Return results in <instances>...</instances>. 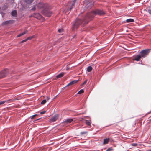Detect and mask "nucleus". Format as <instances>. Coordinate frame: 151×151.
<instances>
[{"instance_id": "nucleus-17", "label": "nucleus", "mask_w": 151, "mask_h": 151, "mask_svg": "<svg viewBox=\"0 0 151 151\" xmlns=\"http://www.w3.org/2000/svg\"><path fill=\"white\" fill-rule=\"evenodd\" d=\"M91 121H88V120H86L85 122V123L86 124L89 126L91 124Z\"/></svg>"}, {"instance_id": "nucleus-22", "label": "nucleus", "mask_w": 151, "mask_h": 151, "mask_svg": "<svg viewBox=\"0 0 151 151\" xmlns=\"http://www.w3.org/2000/svg\"><path fill=\"white\" fill-rule=\"evenodd\" d=\"M35 37V35H33L31 37H27V40H30V39H32V38Z\"/></svg>"}, {"instance_id": "nucleus-3", "label": "nucleus", "mask_w": 151, "mask_h": 151, "mask_svg": "<svg viewBox=\"0 0 151 151\" xmlns=\"http://www.w3.org/2000/svg\"><path fill=\"white\" fill-rule=\"evenodd\" d=\"M76 2V0L70 1L68 5V10L70 11L74 6Z\"/></svg>"}, {"instance_id": "nucleus-30", "label": "nucleus", "mask_w": 151, "mask_h": 151, "mask_svg": "<svg viewBox=\"0 0 151 151\" xmlns=\"http://www.w3.org/2000/svg\"><path fill=\"white\" fill-rule=\"evenodd\" d=\"M84 4L86 8L88 7V6L87 5L85 2L84 3Z\"/></svg>"}, {"instance_id": "nucleus-5", "label": "nucleus", "mask_w": 151, "mask_h": 151, "mask_svg": "<svg viewBox=\"0 0 151 151\" xmlns=\"http://www.w3.org/2000/svg\"><path fill=\"white\" fill-rule=\"evenodd\" d=\"M38 9H41L43 8L45 6V5L42 3H40L36 5Z\"/></svg>"}, {"instance_id": "nucleus-32", "label": "nucleus", "mask_w": 151, "mask_h": 151, "mask_svg": "<svg viewBox=\"0 0 151 151\" xmlns=\"http://www.w3.org/2000/svg\"><path fill=\"white\" fill-rule=\"evenodd\" d=\"M45 111H43L40 112V114H45Z\"/></svg>"}, {"instance_id": "nucleus-7", "label": "nucleus", "mask_w": 151, "mask_h": 151, "mask_svg": "<svg viewBox=\"0 0 151 151\" xmlns=\"http://www.w3.org/2000/svg\"><path fill=\"white\" fill-rule=\"evenodd\" d=\"M59 116L58 114H56L54 115L51 119H50V120L52 122H54L56 121L58 119Z\"/></svg>"}, {"instance_id": "nucleus-13", "label": "nucleus", "mask_w": 151, "mask_h": 151, "mask_svg": "<svg viewBox=\"0 0 151 151\" xmlns=\"http://www.w3.org/2000/svg\"><path fill=\"white\" fill-rule=\"evenodd\" d=\"M17 11L16 10H14L12 12V15L13 16H16L17 15Z\"/></svg>"}, {"instance_id": "nucleus-20", "label": "nucleus", "mask_w": 151, "mask_h": 151, "mask_svg": "<svg viewBox=\"0 0 151 151\" xmlns=\"http://www.w3.org/2000/svg\"><path fill=\"white\" fill-rule=\"evenodd\" d=\"M25 0V2L27 3L28 4H31L34 1V0Z\"/></svg>"}, {"instance_id": "nucleus-34", "label": "nucleus", "mask_w": 151, "mask_h": 151, "mask_svg": "<svg viewBox=\"0 0 151 151\" xmlns=\"http://www.w3.org/2000/svg\"><path fill=\"white\" fill-rule=\"evenodd\" d=\"M87 82V80H86L83 83L82 85H84L85 84L86 82Z\"/></svg>"}, {"instance_id": "nucleus-31", "label": "nucleus", "mask_w": 151, "mask_h": 151, "mask_svg": "<svg viewBox=\"0 0 151 151\" xmlns=\"http://www.w3.org/2000/svg\"><path fill=\"white\" fill-rule=\"evenodd\" d=\"M58 31L59 32H61L63 31V29H59L58 30Z\"/></svg>"}, {"instance_id": "nucleus-37", "label": "nucleus", "mask_w": 151, "mask_h": 151, "mask_svg": "<svg viewBox=\"0 0 151 151\" xmlns=\"http://www.w3.org/2000/svg\"><path fill=\"white\" fill-rule=\"evenodd\" d=\"M109 149H108V150H107V151H109Z\"/></svg>"}, {"instance_id": "nucleus-2", "label": "nucleus", "mask_w": 151, "mask_h": 151, "mask_svg": "<svg viewBox=\"0 0 151 151\" xmlns=\"http://www.w3.org/2000/svg\"><path fill=\"white\" fill-rule=\"evenodd\" d=\"M150 52V50L149 49H145L141 51L140 53L141 57H145Z\"/></svg>"}, {"instance_id": "nucleus-10", "label": "nucleus", "mask_w": 151, "mask_h": 151, "mask_svg": "<svg viewBox=\"0 0 151 151\" xmlns=\"http://www.w3.org/2000/svg\"><path fill=\"white\" fill-rule=\"evenodd\" d=\"M77 80H74L69 83L68 85H67L66 86H68L70 85H72L74 83H76L77 82Z\"/></svg>"}, {"instance_id": "nucleus-38", "label": "nucleus", "mask_w": 151, "mask_h": 151, "mask_svg": "<svg viewBox=\"0 0 151 151\" xmlns=\"http://www.w3.org/2000/svg\"><path fill=\"white\" fill-rule=\"evenodd\" d=\"M39 119H37V120H38Z\"/></svg>"}, {"instance_id": "nucleus-24", "label": "nucleus", "mask_w": 151, "mask_h": 151, "mask_svg": "<svg viewBox=\"0 0 151 151\" xmlns=\"http://www.w3.org/2000/svg\"><path fill=\"white\" fill-rule=\"evenodd\" d=\"M46 102V100H43L41 102V104L43 105L45 104Z\"/></svg>"}, {"instance_id": "nucleus-26", "label": "nucleus", "mask_w": 151, "mask_h": 151, "mask_svg": "<svg viewBox=\"0 0 151 151\" xmlns=\"http://www.w3.org/2000/svg\"><path fill=\"white\" fill-rule=\"evenodd\" d=\"M36 8H37V7L36 5L33 8H32L31 9L33 11H35L36 9Z\"/></svg>"}, {"instance_id": "nucleus-36", "label": "nucleus", "mask_w": 151, "mask_h": 151, "mask_svg": "<svg viewBox=\"0 0 151 151\" xmlns=\"http://www.w3.org/2000/svg\"><path fill=\"white\" fill-rule=\"evenodd\" d=\"M132 145L133 146H135L137 144H133Z\"/></svg>"}, {"instance_id": "nucleus-21", "label": "nucleus", "mask_w": 151, "mask_h": 151, "mask_svg": "<svg viewBox=\"0 0 151 151\" xmlns=\"http://www.w3.org/2000/svg\"><path fill=\"white\" fill-rule=\"evenodd\" d=\"M9 23V21H7L5 22H4L2 24V25H7Z\"/></svg>"}, {"instance_id": "nucleus-9", "label": "nucleus", "mask_w": 151, "mask_h": 151, "mask_svg": "<svg viewBox=\"0 0 151 151\" xmlns=\"http://www.w3.org/2000/svg\"><path fill=\"white\" fill-rule=\"evenodd\" d=\"M6 76L5 71H3L0 72V78H2Z\"/></svg>"}, {"instance_id": "nucleus-18", "label": "nucleus", "mask_w": 151, "mask_h": 151, "mask_svg": "<svg viewBox=\"0 0 151 151\" xmlns=\"http://www.w3.org/2000/svg\"><path fill=\"white\" fill-rule=\"evenodd\" d=\"M73 120V119H67L65 120V122L67 123H70Z\"/></svg>"}, {"instance_id": "nucleus-15", "label": "nucleus", "mask_w": 151, "mask_h": 151, "mask_svg": "<svg viewBox=\"0 0 151 151\" xmlns=\"http://www.w3.org/2000/svg\"><path fill=\"white\" fill-rule=\"evenodd\" d=\"M109 141V139L106 138L104 139V140L103 144H106L108 143Z\"/></svg>"}, {"instance_id": "nucleus-8", "label": "nucleus", "mask_w": 151, "mask_h": 151, "mask_svg": "<svg viewBox=\"0 0 151 151\" xmlns=\"http://www.w3.org/2000/svg\"><path fill=\"white\" fill-rule=\"evenodd\" d=\"M14 101V100H12V99H9L7 100L4 101H0V105L4 104L6 102H10Z\"/></svg>"}, {"instance_id": "nucleus-6", "label": "nucleus", "mask_w": 151, "mask_h": 151, "mask_svg": "<svg viewBox=\"0 0 151 151\" xmlns=\"http://www.w3.org/2000/svg\"><path fill=\"white\" fill-rule=\"evenodd\" d=\"M81 22V20L80 19H78L75 22V23L73 24L74 27H77L80 24Z\"/></svg>"}, {"instance_id": "nucleus-23", "label": "nucleus", "mask_w": 151, "mask_h": 151, "mask_svg": "<svg viewBox=\"0 0 151 151\" xmlns=\"http://www.w3.org/2000/svg\"><path fill=\"white\" fill-rule=\"evenodd\" d=\"M84 92V91L83 89H81L80 90L78 93V94H80Z\"/></svg>"}, {"instance_id": "nucleus-35", "label": "nucleus", "mask_w": 151, "mask_h": 151, "mask_svg": "<svg viewBox=\"0 0 151 151\" xmlns=\"http://www.w3.org/2000/svg\"><path fill=\"white\" fill-rule=\"evenodd\" d=\"M13 5H15V3H14V1H13V2H12Z\"/></svg>"}, {"instance_id": "nucleus-27", "label": "nucleus", "mask_w": 151, "mask_h": 151, "mask_svg": "<svg viewBox=\"0 0 151 151\" xmlns=\"http://www.w3.org/2000/svg\"><path fill=\"white\" fill-rule=\"evenodd\" d=\"M27 32H28V31L27 30H26V31H24V32H23L22 33V35H23L24 34H25L27 33Z\"/></svg>"}, {"instance_id": "nucleus-1", "label": "nucleus", "mask_w": 151, "mask_h": 151, "mask_svg": "<svg viewBox=\"0 0 151 151\" xmlns=\"http://www.w3.org/2000/svg\"><path fill=\"white\" fill-rule=\"evenodd\" d=\"M105 14V12L103 11L100 9H97L87 14L85 18H90L93 17L94 15H104Z\"/></svg>"}, {"instance_id": "nucleus-33", "label": "nucleus", "mask_w": 151, "mask_h": 151, "mask_svg": "<svg viewBox=\"0 0 151 151\" xmlns=\"http://www.w3.org/2000/svg\"><path fill=\"white\" fill-rule=\"evenodd\" d=\"M22 35V33H21L19 34L17 36V37H20V36H21Z\"/></svg>"}, {"instance_id": "nucleus-12", "label": "nucleus", "mask_w": 151, "mask_h": 151, "mask_svg": "<svg viewBox=\"0 0 151 151\" xmlns=\"http://www.w3.org/2000/svg\"><path fill=\"white\" fill-rule=\"evenodd\" d=\"M64 72H62L59 74L57 76H56V78H61L62 77H63L64 75Z\"/></svg>"}, {"instance_id": "nucleus-14", "label": "nucleus", "mask_w": 151, "mask_h": 151, "mask_svg": "<svg viewBox=\"0 0 151 151\" xmlns=\"http://www.w3.org/2000/svg\"><path fill=\"white\" fill-rule=\"evenodd\" d=\"M126 21L127 23L132 22L134 21V20L132 19H129L126 20Z\"/></svg>"}, {"instance_id": "nucleus-19", "label": "nucleus", "mask_w": 151, "mask_h": 151, "mask_svg": "<svg viewBox=\"0 0 151 151\" xmlns=\"http://www.w3.org/2000/svg\"><path fill=\"white\" fill-rule=\"evenodd\" d=\"M92 67L91 66H89L87 68V71L88 72H90L92 70Z\"/></svg>"}, {"instance_id": "nucleus-29", "label": "nucleus", "mask_w": 151, "mask_h": 151, "mask_svg": "<svg viewBox=\"0 0 151 151\" xmlns=\"http://www.w3.org/2000/svg\"><path fill=\"white\" fill-rule=\"evenodd\" d=\"M27 38L25 40H22L21 42V43H23V42H24L26 41H27Z\"/></svg>"}, {"instance_id": "nucleus-11", "label": "nucleus", "mask_w": 151, "mask_h": 151, "mask_svg": "<svg viewBox=\"0 0 151 151\" xmlns=\"http://www.w3.org/2000/svg\"><path fill=\"white\" fill-rule=\"evenodd\" d=\"M141 57V55H137L135 57L134 60L137 61H139Z\"/></svg>"}, {"instance_id": "nucleus-28", "label": "nucleus", "mask_w": 151, "mask_h": 151, "mask_svg": "<svg viewBox=\"0 0 151 151\" xmlns=\"http://www.w3.org/2000/svg\"><path fill=\"white\" fill-rule=\"evenodd\" d=\"M87 133L86 132H81V134H84Z\"/></svg>"}, {"instance_id": "nucleus-25", "label": "nucleus", "mask_w": 151, "mask_h": 151, "mask_svg": "<svg viewBox=\"0 0 151 151\" xmlns=\"http://www.w3.org/2000/svg\"><path fill=\"white\" fill-rule=\"evenodd\" d=\"M37 115V114H35V115H33L31 116H30V118L31 119H32L33 118H34Z\"/></svg>"}, {"instance_id": "nucleus-16", "label": "nucleus", "mask_w": 151, "mask_h": 151, "mask_svg": "<svg viewBox=\"0 0 151 151\" xmlns=\"http://www.w3.org/2000/svg\"><path fill=\"white\" fill-rule=\"evenodd\" d=\"M52 13V12L50 11L48 12L46 14V16L48 17H50Z\"/></svg>"}, {"instance_id": "nucleus-4", "label": "nucleus", "mask_w": 151, "mask_h": 151, "mask_svg": "<svg viewBox=\"0 0 151 151\" xmlns=\"http://www.w3.org/2000/svg\"><path fill=\"white\" fill-rule=\"evenodd\" d=\"M33 16L35 18H36L38 19H41L42 20H43L44 19V18L43 17L41 16L39 13L34 14H33Z\"/></svg>"}]
</instances>
